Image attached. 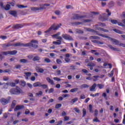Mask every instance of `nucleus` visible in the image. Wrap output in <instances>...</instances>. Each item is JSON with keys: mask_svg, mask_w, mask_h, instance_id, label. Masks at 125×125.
Returning <instances> with one entry per match:
<instances>
[{"mask_svg": "<svg viewBox=\"0 0 125 125\" xmlns=\"http://www.w3.org/2000/svg\"><path fill=\"white\" fill-rule=\"evenodd\" d=\"M86 31H88V32H91L92 33H95L96 35H98V36H100V37H102V38H105V39H109L112 42H113V44H115V45H119L120 44V42L119 41L116 40V39H113L112 38H111V37L103 35L102 34H100L98 33V31H95L92 29L91 28H86Z\"/></svg>", "mask_w": 125, "mask_h": 125, "instance_id": "obj_1", "label": "nucleus"}, {"mask_svg": "<svg viewBox=\"0 0 125 125\" xmlns=\"http://www.w3.org/2000/svg\"><path fill=\"white\" fill-rule=\"evenodd\" d=\"M61 26H62V24L61 23H60L59 24L57 25L56 26H55V24H53L47 30L45 31L44 33H49V32H50L51 30H53L54 31L58 30V29L60 28Z\"/></svg>", "mask_w": 125, "mask_h": 125, "instance_id": "obj_2", "label": "nucleus"}, {"mask_svg": "<svg viewBox=\"0 0 125 125\" xmlns=\"http://www.w3.org/2000/svg\"><path fill=\"white\" fill-rule=\"evenodd\" d=\"M10 101V97H9L8 98L5 99L2 98L0 100V102H1L2 105H5L6 104H8Z\"/></svg>", "mask_w": 125, "mask_h": 125, "instance_id": "obj_3", "label": "nucleus"}, {"mask_svg": "<svg viewBox=\"0 0 125 125\" xmlns=\"http://www.w3.org/2000/svg\"><path fill=\"white\" fill-rule=\"evenodd\" d=\"M62 37L63 39L64 40H66V41H74V39H73V38L72 36L67 34H63L62 35Z\"/></svg>", "mask_w": 125, "mask_h": 125, "instance_id": "obj_4", "label": "nucleus"}, {"mask_svg": "<svg viewBox=\"0 0 125 125\" xmlns=\"http://www.w3.org/2000/svg\"><path fill=\"white\" fill-rule=\"evenodd\" d=\"M28 44L27 43H23L21 42H17L14 44H12V46H23V47H27Z\"/></svg>", "mask_w": 125, "mask_h": 125, "instance_id": "obj_5", "label": "nucleus"}, {"mask_svg": "<svg viewBox=\"0 0 125 125\" xmlns=\"http://www.w3.org/2000/svg\"><path fill=\"white\" fill-rule=\"evenodd\" d=\"M84 17H85V16H80L79 14H75L72 18L74 20H79V19H82V18H84Z\"/></svg>", "mask_w": 125, "mask_h": 125, "instance_id": "obj_6", "label": "nucleus"}, {"mask_svg": "<svg viewBox=\"0 0 125 125\" xmlns=\"http://www.w3.org/2000/svg\"><path fill=\"white\" fill-rule=\"evenodd\" d=\"M12 44H11V43L10 42H8L7 43H3L1 44V46L3 48H7V47H9V46H12Z\"/></svg>", "mask_w": 125, "mask_h": 125, "instance_id": "obj_7", "label": "nucleus"}, {"mask_svg": "<svg viewBox=\"0 0 125 125\" xmlns=\"http://www.w3.org/2000/svg\"><path fill=\"white\" fill-rule=\"evenodd\" d=\"M15 89L16 92L15 93L16 94V95H18L20 94V93H22V90L19 87L17 86L16 88H15Z\"/></svg>", "mask_w": 125, "mask_h": 125, "instance_id": "obj_8", "label": "nucleus"}, {"mask_svg": "<svg viewBox=\"0 0 125 125\" xmlns=\"http://www.w3.org/2000/svg\"><path fill=\"white\" fill-rule=\"evenodd\" d=\"M46 80L48 82V83H50V84H51V85H54V84H55L54 81H53V80H51V79H50V78L47 77L46 78Z\"/></svg>", "mask_w": 125, "mask_h": 125, "instance_id": "obj_9", "label": "nucleus"}, {"mask_svg": "<svg viewBox=\"0 0 125 125\" xmlns=\"http://www.w3.org/2000/svg\"><path fill=\"white\" fill-rule=\"evenodd\" d=\"M11 6H14V3H10V4H7L5 7V10H9V9H10Z\"/></svg>", "mask_w": 125, "mask_h": 125, "instance_id": "obj_10", "label": "nucleus"}, {"mask_svg": "<svg viewBox=\"0 0 125 125\" xmlns=\"http://www.w3.org/2000/svg\"><path fill=\"white\" fill-rule=\"evenodd\" d=\"M21 28H23V25L22 24H16L13 26V29H21Z\"/></svg>", "mask_w": 125, "mask_h": 125, "instance_id": "obj_11", "label": "nucleus"}, {"mask_svg": "<svg viewBox=\"0 0 125 125\" xmlns=\"http://www.w3.org/2000/svg\"><path fill=\"white\" fill-rule=\"evenodd\" d=\"M9 13L12 16H14V17H16V16H17V12L16 11H9Z\"/></svg>", "mask_w": 125, "mask_h": 125, "instance_id": "obj_12", "label": "nucleus"}, {"mask_svg": "<svg viewBox=\"0 0 125 125\" xmlns=\"http://www.w3.org/2000/svg\"><path fill=\"white\" fill-rule=\"evenodd\" d=\"M30 76H32V73L28 72H25L24 73V77L26 80H29V78Z\"/></svg>", "mask_w": 125, "mask_h": 125, "instance_id": "obj_13", "label": "nucleus"}, {"mask_svg": "<svg viewBox=\"0 0 125 125\" xmlns=\"http://www.w3.org/2000/svg\"><path fill=\"white\" fill-rule=\"evenodd\" d=\"M21 109H24V105H17L14 109L15 112L18 111V110H21Z\"/></svg>", "mask_w": 125, "mask_h": 125, "instance_id": "obj_14", "label": "nucleus"}, {"mask_svg": "<svg viewBox=\"0 0 125 125\" xmlns=\"http://www.w3.org/2000/svg\"><path fill=\"white\" fill-rule=\"evenodd\" d=\"M26 44H28L26 46H32V47H33L34 48H38V45L33 44V43L29 42V43H26Z\"/></svg>", "mask_w": 125, "mask_h": 125, "instance_id": "obj_15", "label": "nucleus"}, {"mask_svg": "<svg viewBox=\"0 0 125 125\" xmlns=\"http://www.w3.org/2000/svg\"><path fill=\"white\" fill-rule=\"evenodd\" d=\"M97 85L95 83L93 84V85L89 88L90 91H95V88H96Z\"/></svg>", "mask_w": 125, "mask_h": 125, "instance_id": "obj_16", "label": "nucleus"}, {"mask_svg": "<svg viewBox=\"0 0 125 125\" xmlns=\"http://www.w3.org/2000/svg\"><path fill=\"white\" fill-rule=\"evenodd\" d=\"M97 30H98L99 31H102L103 32H104L105 33L109 32V30L105 29L104 28H103L102 27H99L97 29Z\"/></svg>", "mask_w": 125, "mask_h": 125, "instance_id": "obj_17", "label": "nucleus"}, {"mask_svg": "<svg viewBox=\"0 0 125 125\" xmlns=\"http://www.w3.org/2000/svg\"><path fill=\"white\" fill-rule=\"evenodd\" d=\"M41 83L40 82H37L36 83H35L33 84V86L34 87H37L38 86H41Z\"/></svg>", "mask_w": 125, "mask_h": 125, "instance_id": "obj_18", "label": "nucleus"}, {"mask_svg": "<svg viewBox=\"0 0 125 125\" xmlns=\"http://www.w3.org/2000/svg\"><path fill=\"white\" fill-rule=\"evenodd\" d=\"M38 73H41V74L43 73L44 72V69L41 68V67H37L36 69Z\"/></svg>", "mask_w": 125, "mask_h": 125, "instance_id": "obj_19", "label": "nucleus"}, {"mask_svg": "<svg viewBox=\"0 0 125 125\" xmlns=\"http://www.w3.org/2000/svg\"><path fill=\"white\" fill-rule=\"evenodd\" d=\"M62 42H61V41L60 40H57L56 41H54L53 42V44H56V45H60V44H61Z\"/></svg>", "mask_w": 125, "mask_h": 125, "instance_id": "obj_20", "label": "nucleus"}, {"mask_svg": "<svg viewBox=\"0 0 125 125\" xmlns=\"http://www.w3.org/2000/svg\"><path fill=\"white\" fill-rule=\"evenodd\" d=\"M90 40H100V37L98 36H90L89 37Z\"/></svg>", "mask_w": 125, "mask_h": 125, "instance_id": "obj_21", "label": "nucleus"}, {"mask_svg": "<svg viewBox=\"0 0 125 125\" xmlns=\"http://www.w3.org/2000/svg\"><path fill=\"white\" fill-rule=\"evenodd\" d=\"M98 78H99V76H94L92 77V80H93V82H97Z\"/></svg>", "mask_w": 125, "mask_h": 125, "instance_id": "obj_22", "label": "nucleus"}, {"mask_svg": "<svg viewBox=\"0 0 125 125\" xmlns=\"http://www.w3.org/2000/svg\"><path fill=\"white\" fill-rule=\"evenodd\" d=\"M9 55H15L16 53H17V51L13 50V51H9Z\"/></svg>", "mask_w": 125, "mask_h": 125, "instance_id": "obj_23", "label": "nucleus"}, {"mask_svg": "<svg viewBox=\"0 0 125 125\" xmlns=\"http://www.w3.org/2000/svg\"><path fill=\"white\" fill-rule=\"evenodd\" d=\"M16 105V101L14 100L13 101L12 103V104L11 105V109H13Z\"/></svg>", "mask_w": 125, "mask_h": 125, "instance_id": "obj_24", "label": "nucleus"}, {"mask_svg": "<svg viewBox=\"0 0 125 125\" xmlns=\"http://www.w3.org/2000/svg\"><path fill=\"white\" fill-rule=\"evenodd\" d=\"M77 101H78V98H75L71 100L70 103H71V105H73L74 103H75V102H77Z\"/></svg>", "mask_w": 125, "mask_h": 125, "instance_id": "obj_25", "label": "nucleus"}, {"mask_svg": "<svg viewBox=\"0 0 125 125\" xmlns=\"http://www.w3.org/2000/svg\"><path fill=\"white\" fill-rule=\"evenodd\" d=\"M31 10H32V11H40V8L39 7H31Z\"/></svg>", "mask_w": 125, "mask_h": 125, "instance_id": "obj_26", "label": "nucleus"}, {"mask_svg": "<svg viewBox=\"0 0 125 125\" xmlns=\"http://www.w3.org/2000/svg\"><path fill=\"white\" fill-rule=\"evenodd\" d=\"M89 111L90 113H93V107L91 104L89 105Z\"/></svg>", "mask_w": 125, "mask_h": 125, "instance_id": "obj_27", "label": "nucleus"}, {"mask_svg": "<svg viewBox=\"0 0 125 125\" xmlns=\"http://www.w3.org/2000/svg\"><path fill=\"white\" fill-rule=\"evenodd\" d=\"M20 63H28V60L22 59L20 60Z\"/></svg>", "mask_w": 125, "mask_h": 125, "instance_id": "obj_28", "label": "nucleus"}, {"mask_svg": "<svg viewBox=\"0 0 125 125\" xmlns=\"http://www.w3.org/2000/svg\"><path fill=\"white\" fill-rule=\"evenodd\" d=\"M33 61H39V60H41V58L39 56H35L32 59Z\"/></svg>", "mask_w": 125, "mask_h": 125, "instance_id": "obj_29", "label": "nucleus"}, {"mask_svg": "<svg viewBox=\"0 0 125 125\" xmlns=\"http://www.w3.org/2000/svg\"><path fill=\"white\" fill-rule=\"evenodd\" d=\"M8 82H7V83H3V88H5V89H7L8 88V86H9V85L8 84Z\"/></svg>", "mask_w": 125, "mask_h": 125, "instance_id": "obj_30", "label": "nucleus"}, {"mask_svg": "<svg viewBox=\"0 0 125 125\" xmlns=\"http://www.w3.org/2000/svg\"><path fill=\"white\" fill-rule=\"evenodd\" d=\"M81 24H83V22L80 21H76L72 23L73 26H76V25H81Z\"/></svg>", "mask_w": 125, "mask_h": 125, "instance_id": "obj_31", "label": "nucleus"}, {"mask_svg": "<svg viewBox=\"0 0 125 125\" xmlns=\"http://www.w3.org/2000/svg\"><path fill=\"white\" fill-rule=\"evenodd\" d=\"M83 115L82 117L83 118H84L85 117V115H86V110L85 109V108L83 109Z\"/></svg>", "mask_w": 125, "mask_h": 125, "instance_id": "obj_32", "label": "nucleus"}, {"mask_svg": "<svg viewBox=\"0 0 125 125\" xmlns=\"http://www.w3.org/2000/svg\"><path fill=\"white\" fill-rule=\"evenodd\" d=\"M8 84L9 86H12V87H14L16 84L14 83H11V82H8Z\"/></svg>", "mask_w": 125, "mask_h": 125, "instance_id": "obj_33", "label": "nucleus"}, {"mask_svg": "<svg viewBox=\"0 0 125 125\" xmlns=\"http://www.w3.org/2000/svg\"><path fill=\"white\" fill-rule=\"evenodd\" d=\"M60 32H58L57 34L52 35V38H55V39H56L58 37H59V36H60Z\"/></svg>", "mask_w": 125, "mask_h": 125, "instance_id": "obj_34", "label": "nucleus"}, {"mask_svg": "<svg viewBox=\"0 0 125 125\" xmlns=\"http://www.w3.org/2000/svg\"><path fill=\"white\" fill-rule=\"evenodd\" d=\"M87 66H88V67H94L95 66V63H93V62H89Z\"/></svg>", "mask_w": 125, "mask_h": 125, "instance_id": "obj_35", "label": "nucleus"}, {"mask_svg": "<svg viewBox=\"0 0 125 125\" xmlns=\"http://www.w3.org/2000/svg\"><path fill=\"white\" fill-rule=\"evenodd\" d=\"M82 88H88L89 87V85H87V84H83L81 85Z\"/></svg>", "mask_w": 125, "mask_h": 125, "instance_id": "obj_36", "label": "nucleus"}, {"mask_svg": "<svg viewBox=\"0 0 125 125\" xmlns=\"http://www.w3.org/2000/svg\"><path fill=\"white\" fill-rule=\"evenodd\" d=\"M77 90H79V88H72L71 89L70 91L72 93H74V92H76V91H77Z\"/></svg>", "mask_w": 125, "mask_h": 125, "instance_id": "obj_37", "label": "nucleus"}, {"mask_svg": "<svg viewBox=\"0 0 125 125\" xmlns=\"http://www.w3.org/2000/svg\"><path fill=\"white\" fill-rule=\"evenodd\" d=\"M10 92L11 94L16 95L15 92V88H12L10 90Z\"/></svg>", "mask_w": 125, "mask_h": 125, "instance_id": "obj_38", "label": "nucleus"}, {"mask_svg": "<svg viewBox=\"0 0 125 125\" xmlns=\"http://www.w3.org/2000/svg\"><path fill=\"white\" fill-rule=\"evenodd\" d=\"M43 94V92L42 91H39L38 93H36V96H41Z\"/></svg>", "mask_w": 125, "mask_h": 125, "instance_id": "obj_39", "label": "nucleus"}, {"mask_svg": "<svg viewBox=\"0 0 125 125\" xmlns=\"http://www.w3.org/2000/svg\"><path fill=\"white\" fill-rule=\"evenodd\" d=\"M97 86L100 88V89H102V88H104V84H98Z\"/></svg>", "mask_w": 125, "mask_h": 125, "instance_id": "obj_40", "label": "nucleus"}, {"mask_svg": "<svg viewBox=\"0 0 125 125\" xmlns=\"http://www.w3.org/2000/svg\"><path fill=\"white\" fill-rule=\"evenodd\" d=\"M113 31L114 32H115L116 33H117V34H120L121 35H122L123 34V32H122L118 29H113Z\"/></svg>", "mask_w": 125, "mask_h": 125, "instance_id": "obj_41", "label": "nucleus"}, {"mask_svg": "<svg viewBox=\"0 0 125 125\" xmlns=\"http://www.w3.org/2000/svg\"><path fill=\"white\" fill-rule=\"evenodd\" d=\"M45 8H46V7H45V5L43 4L41 5L40 7H39V10H42L43 9H45Z\"/></svg>", "mask_w": 125, "mask_h": 125, "instance_id": "obj_42", "label": "nucleus"}, {"mask_svg": "<svg viewBox=\"0 0 125 125\" xmlns=\"http://www.w3.org/2000/svg\"><path fill=\"white\" fill-rule=\"evenodd\" d=\"M93 122L95 123H100V121L98 120V118H97V117L96 116L95 119L93 120Z\"/></svg>", "mask_w": 125, "mask_h": 125, "instance_id": "obj_43", "label": "nucleus"}, {"mask_svg": "<svg viewBox=\"0 0 125 125\" xmlns=\"http://www.w3.org/2000/svg\"><path fill=\"white\" fill-rule=\"evenodd\" d=\"M110 22L112 23V24H118V21L116 20H111L110 21Z\"/></svg>", "mask_w": 125, "mask_h": 125, "instance_id": "obj_44", "label": "nucleus"}, {"mask_svg": "<svg viewBox=\"0 0 125 125\" xmlns=\"http://www.w3.org/2000/svg\"><path fill=\"white\" fill-rule=\"evenodd\" d=\"M56 62L59 65H60V64H62V61L60 59H57L56 61Z\"/></svg>", "mask_w": 125, "mask_h": 125, "instance_id": "obj_45", "label": "nucleus"}, {"mask_svg": "<svg viewBox=\"0 0 125 125\" xmlns=\"http://www.w3.org/2000/svg\"><path fill=\"white\" fill-rule=\"evenodd\" d=\"M18 7H19V8H26L28 7V6H24L23 5H18Z\"/></svg>", "mask_w": 125, "mask_h": 125, "instance_id": "obj_46", "label": "nucleus"}, {"mask_svg": "<svg viewBox=\"0 0 125 125\" xmlns=\"http://www.w3.org/2000/svg\"><path fill=\"white\" fill-rule=\"evenodd\" d=\"M61 106H62L61 104H58L56 105L55 108L56 109H59V108H61Z\"/></svg>", "mask_w": 125, "mask_h": 125, "instance_id": "obj_47", "label": "nucleus"}, {"mask_svg": "<svg viewBox=\"0 0 125 125\" xmlns=\"http://www.w3.org/2000/svg\"><path fill=\"white\" fill-rule=\"evenodd\" d=\"M113 76H114V70H112L110 72V74H108V77H109V78H112Z\"/></svg>", "mask_w": 125, "mask_h": 125, "instance_id": "obj_48", "label": "nucleus"}, {"mask_svg": "<svg viewBox=\"0 0 125 125\" xmlns=\"http://www.w3.org/2000/svg\"><path fill=\"white\" fill-rule=\"evenodd\" d=\"M2 54H3V55H9V51L2 52Z\"/></svg>", "mask_w": 125, "mask_h": 125, "instance_id": "obj_49", "label": "nucleus"}, {"mask_svg": "<svg viewBox=\"0 0 125 125\" xmlns=\"http://www.w3.org/2000/svg\"><path fill=\"white\" fill-rule=\"evenodd\" d=\"M94 115V116H95V117L98 116V110H97V109L95 110Z\"/></svg>", "mask_w": 125, "mask_h": 125, "instance_id": "obj_50", "label": "nucleus"}, {"mask_svg": "<svg viewBox=\"0 0 125 125\" xmlns=\"http://www.w3.org/2000/svg\"><path fill=\"white\" fill-rule=\"evenodd\" d=\"M98 14V13L95 12H91V15L90 16V17H92L93 15H96Z\"/></svg>", "mask_w": 125, "mask_h": 125, "instance_id": "obj_51", "label": "nucleus"}, {"mask_svg": "<svg viewBox=\"0 0 125 125\" xmlns=\"http://www.w3.org/2000/svg\"><path fill=\"white\" fill-rule=\"evenodd\" d=\"M64 61L66 62V63H70L71 62V59L66 58L64 59Z\"/></svg>", "mask_w": 125, "mask_h": 125, "instance_id": "obj_52", "label": "nucleus"}, {"mask_svg": "<svg viewBox=\"0 0 125 125\" xmlns=\"http://www.w3.org/2000/svg\"><path fill=\"white\" fill-rule=\"evenodd\" d=\"M21 84L22 86H25L26 85V82L24 81H21Z\"/></svg>", "mask_w": 125, "mask_h": 125, "instance_id": "obj_53", "label": "nucleus"}, {"mask_svg": "<svg viewBox=\"0 0 125 125\" xmlns=\"http://www.w3.org/2000/svg\"><path fill=\"white\" fill-rule=\"evenodd\" d=\"M76 33L78 34H83V31L81 30L80 29H77L76 30Z\"/></svg>", "mask_w": 125, "mask_h": 125, "instance_id": "obj_54", "label": "nucleus"}, {"mask_svg": "<svg viewBox=\"0 0 125 125\" xmlns=\"http://www.w3.org/2000/svg\"><path fill=\"white\" fill-rule=\"evenodd\" d=\"M53 80H54L55 81H57V82H60L62 79L58 77H54Z\"/></svg>", "mask_w": 125, "mask_h": 125, "instance_id": "obj_55", "label": "nucleus"}, {"mask_svg": "<svg viewBox=\"0 0 125 125\" xmlns=\"http://www.w3.org/2000/svg\"><path fill=\"white\" fill-rule=\"evenodd\" d=\"M74 110L76 112V113H78V114H80V113H81V110H80V109H79V108H75Z\"/></svg>", "mask_w": 125, "mask_h": 125, "instance_id": "obj_56", "label": "nucleus"}, {"mask_svg": "<svg viewBox=\"0 0 125 125\" xmlns=\"http://www.w3.org/2000/svg\"><path fill=\"white\" fill-rule=\"evenodd\" d=\"M56 73L58 76L61 75V70H56Z\"/></svg>", "mask_w": 125, "mask_h": 125, "instance_id": "obj_57", "label": "nucleus"}, {"mask_svg": "<svg viewBox=\"0 0 125 125\" xmlns=\"http://www.w3.org/2000/svg\"><path fill=\"white\" fill-rule=\"evenodd\" d=\"M41 86H42V88H43L44 89H45V88H47L48 86H47V85L45 84H41Z\"/></svg>", "mask_w": 125, "mask_h": 125, "instance_id": "obj_58", "label": "nucleus"}, {"mask_svg": "<svg viewBox=\"0 0 125 125\" xmlns=\"http://www.w3.org/2000/svg\"><path fill=\"white\" fill-rule=\"evenodd\" d=\"M53 91H54V89L52 88H50L49 91H48V93L49 94H50V93H52V92H53Z\"/></svg>", "mask_w": 125, "mask_h": 125, "instance_id": "obj_59", "label": "nucleus"}, {"mask_svg": "<svg viewBox=\"0 0 125 125\" xmlns=\"http://www.w3.org/2000/svg\"><path fill=\"white\" fill-rule=\"evenodd\" d=\"M44 62H46V63H50L51 62L50 60L48 58H45L44 59Z\"/></svg>", "mask_w": 125, "mask_h": 125, "instance_id": "obj_60", "label": "nucleus"}, {"mask_svg": "<svg viewBox=\"0 0 125 125\" xmlns=\"http://www.w3.org/2000/svg\"><path fill=\"white\" fill-rule=\"evenodd\" d=\"M66 8H67V9H70V8L71 9H73V8H74L73 7V6H71V5H68L66 6Z\"/></svg>", "mask_w": 125, "mask_h": 125, "instance_id": "obj_61", "label": "nucleus"}, {"mask_svg": "<svg viewBox=\"0 0 125 125\" xmlns=\"http://www.w3.org/2000/svg\"><path fill=\"white\" fill-rule=\"evenodd\" d=\"M30 80L32 82H35L36 81V77L35 76H32L30 78Z\"/></svg>", "mask_w": 125, "mask_h": 125, "instance_id": "obj_62", "label": "nucleus"}, {"mask_svg": "<svg viewBox=\"0 0 125 125\" xmlns=\"http://www.w3.org/2000/svg\"><path fill=\"white\" fill-rule=\"evenodd\" d=\"M80 99H85V95L84 94H82L80 96Z\"/></svg>", "mask_w": 125, "mask_h": 125, "instance_id": "obj_63", "label": "nucleus"}, {"mask_svg": "<svg viewBox=\"0 0 125 125\" xmlns=\"http://www.w3.org/2000/svg\"><path fill=\"white\" fill-rule=\"evenodd\" d=\"M0 38L2 39V40H6V39H7V37L5 36H0Z\"/></svg>", "mask_w": 125, "mask_h": 125, "instance_id": "obj_64", "label": "nucleus"}]
</instances>
